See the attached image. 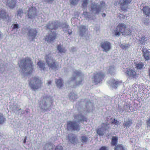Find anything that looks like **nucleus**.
Instances as JSON below:
<instances>
[{"mask_svg":"<svg viewBox=\"0 0 150 150\" xmlns=\"http://www.w3.org/2000/svg\"><path fill=\"white\" fill-rule=\"evenodd\" d=\"M112 81L113 87L115 88H117L118 86L121 85L122 83V81H117L115 79H113Z\"/></svg>","mask_w":150,"mask_h":150,"instance_id":"obj_27","label":"nucleus"},{"mask_svg":"<svg viewBox=\"0 0 150 150\" xmlns=\"http://www.w3.org/2000/svg\"><path fill=\"white\" fill-rule=\"evenodd\" d=\"M125 147L122 144H118L115 147L114 150H126Z\"/></svg>","mask_w":150,"mask_h":150,"instance_id":"obj_24","label":"nucleus"},{"mask_svg":"<svg viewBox=\"0 0 150 150\" xmlns=\"http://www.w3.org/2000/svg\"><path fill=\"white\" fill-rule=\"evenodd\" d=\"M74 117L75 119H78V118H80V119H78V122L79 123H80L81 122H84V121L86 122V118L84 116L79 115H77L74 116Z\"/></svg>","mask_w":150,"mask_h":150,"instance_id":"obj_19","label":"nucleus"},{"mask_svg":"<svg viewBox=\"0 0 150 150\" xmlns=\"http://www.w3.org/2000/svg\"><path fill=\"white\" fill-rule=\"evenodd\" d=\"M36 15V10L35 7H31L29 10L28 13V18H34Z\"/></svg>","mask_w":150,"mask_h":150,"instance_id":"obj_12","label":"nucleus"},{"mask_svg":"<svg viewBox=\"0 0 150 150\" xmlns=\"http://www.w3.org/2000/svg\"><path fill=\"white\" fill-rule=\"evenodd\" d=\"M118 16L120 18H121L122 17L120 15H118Z\"/></svg>","mask_w":150,"mask_h":150,"instance_id":"obj_55","label":"nucleus"},{"mask_svg":"<svg viewBox=\"0 0 150 150\" xmlns=\"http://www.w3.org/2000/svg\"><path fill=\"white\" fill-rule=\"evenodd\" d=\"M144 14L146 17L150 16V7L148 6H145L142 10Z\"/></svg>","mask_w":150,"mask_h":150,"instance_id":"obj_18","label":"nucleus"},{"mask_svg":"<svg viewBox=\"0 0 150 150\" xmlns=\"http://www.w3.org/2000/svg\"><path fill=\"white\" fill-rule=\"evenodd\" d=\"M51 83V82L50 81H49L48 82V85H50Z\"/></svg>","mask_w":150,"mask_h":150,"instance_id":"obj_50","label":"nucleus"},{"mask_svg":"<svg viewBox=\"0 0 150 150\" xmlns=\"http://www.w3.org/2000/svg\"><path fill=\"white\" fill-rule=\"evenodd\" d=\"M32 62L29 58H27L23 59L21 61L19 65L23 72H25L26 74H31L32 72Z\"/></svg>","mask_w":150,"mask_h":150,"instance_id":"obj_1","label":"nucleus"},{"mask_svg":"<svg viewBox=\"0 0 150 150\" xmlns=\"http://www.w3.org/2000/svg\"><path fill=\"white\" fill-rule=\"evenodd\" d=\"M4 67H2V68H1V69H0V71H3L4 70Z\"/></svg>","mask_w":150,"mask_h":150,"instance_id":"obj_48","label":"nucleus"},{"mask_svg":"<svg viewBox=\"0 0 150 150\" xmlns=\"http://www.w3.org/2000/svg\"><path fill=\"white\" fill-rule=\"evenodd\" d=\"M19 28V25L18 24H14L13 25L12 29L13 30L18 29Z\"/></svg>","mask_w":150,"mask_h":150,"instance_id":"obj_40","label":"nucleus"},{"mask_svg":"<svg viewBox=\"0 0 150 150\" xmlns=\"http://www.w3.org/2000/svg\"><path fill=\"white\" fill-rule=\"evenodd\" d=\"M118 139L116 136L112 137L111 139L110 144L112 146H117V145Z\"/></svg>","mask_w":150,"mask_h":150,"instance_id":"obj_22","label":"nucleus"},{"mask_svg":"<svg viewBox=\"0 0 150 150\" xmlns=\"http://www.w3.org/2000/svg\"><path fill=\"white\" fill-rule=\"evenodd\" d=\"M88 12H86V11H85V12H84L83 13V14L84 16H86L88 15Z\"/></svg>","mask_w":150,"mask_h":150,"instance_id":"obj_47","label":"nucleus"},{"mask_svg":"<svg viewBox=\"0 0 150 150\" xmlns=\"http://www.w3.org/2000/svg\"><path fill=\"white\" fill-rule=\"evenodd\" d=\"M100 47L103 48L104 51L107 52L111 49V44L110 42L108 41H105L101 43Z\"/></svg>","mask_w":150,"mask_h":150,"instance_id":"obj_10","label":"nucleus"},{"mask_svg":"<svg viewBox=\"0 0 150 150\" xmlns=\"http://www.w3.org/2000/svg\"><path fill=\"white\" fill-rule=\"evenodd\" d=\"M105 76V74L102 71L97 72L94 74L93 81L96 84H97L103 81Z\"/></svg>","mask_w":150,"mask_h":150,"instance_id":"obj_5","label":"nucleus"},{"mask_svg":"<svg viewBox=\"0 0 150 150\" xmlns=\"http://www.w3.org/2000/svg\"><path fill=\"white\" fill-rule=\"evenodd\" d=\"M144 64L142 62L137 64L136 65V68L138 69H141L144 67Z\"/></svg>","mask_w":150,"mask_h":150,"instance_id":"obj_31","label":"nucleus"},{"mask_svg":"<svg viewBox=\"0 0 150 150\" xmlns=\"http://www.w3.org/2000/svg\"><path fill=\"white\" fill-rule=\"evenodd\" d=\"M120 15H121V16H122V15H121V14H120Z\"/></svg>","mask_w":150,"mask_h":150,"instance_id":"obj_57","label":"nucleus"},{"mask_svg":"<svg viewBox=\"0 0 150 150\" xmlns=\"http://www.w3.org/2000/svg\"><path fill=\"white\" fill-rule=\"evenodd\" d=\"M120 15H121V16H122V15H121V14H120Z\"/></svg>","mask_w":150,"mask_h":150,"instance_id":"obj_58","label":"nucleus"},{"mask_svg":"<svg viewBox=\"0 0 150 150\" xmlns=\"http://www.w3.org/2000/svg\"><path fill=\"white\" fill-rule=\"evenodd\" d=\"M46 100H47L46 98H44L40 104L41 108L42 109L45 110H47L49 106L47 104V103L46 102Z\"/></svg>","mask_w":150,"mask_h":150,"instance_id":"obj_20","label":"nucleus"},{"mask_svg":"<svg viewBox=\"0 0 150 150\" xmlns=\"http://www.w3.org/2000/svg\"><path fill=\"white\" fill-rule=\"evenodd\" d=\"M9 16L6 15L5 11L0 9V22L1 20L9 22Z\"/></svg>","mask_w":150,"mask_h":150,"instance_id":"obj_11","label":"nucleus"},{"mask_svg":"<svg viewBox=\"0 0 150 150\" xmlns=\"http://www.w3.org/2000/svg\"><path fill=\"white\" fill-rule=\"evenodd\" d=\"M115 35L119 36L120 34L122 35H130L132 31L131 29L126 28V25L124 23H120L114 30Z\"/></svg>","mask_w":150,"mask_h":150,"instance_id":"obj_2","label":"nucleus"},{"mask_svg":"<svg viewBox=\"0 0 150 150\" xmlns=\"http://www.w3.org/2000/svg\"><path fill=\"white\" fill-rule=\"evenodd\" d=\"M146 123L148 126L150 127V116L149 119L147 120Z\"/></svg>","mask_w":150,"mask_h":150,"instance_id":"obj_45","label":"nucleus"},{"mask_svg":"<svg viewBox=\"0 0 150 150\" xmlns=\"http://www.w3.org/2000/svg\"><path fill=\"white\" fill-rule=\"evenodd\" d=\"M106 16V14L105 13H103V14H102V16L103 17H104L105 16Z\"/></svg>","mask_w":150,"mask_h":150,"instance_id":"obj_51","label":"nucleus"},{"mask_svg":"<svg viewBox=\"0 0 150 150\" xmlns=\"http://www.w3.org/2000/svg\"><path fill=\"white\" fill-rule=\"evenodd\" d=\"M126 73L128 76L133 78H135L137 75L136 72L133 69H127Z\"/></svg>","mask_w":150,"mask_h":150,"instance_id":"obj_17","label":"nucleus"},{"mask_svg":"<svg viewBox=\"0 0 150 150\" xmlns=\"http://www.w3.org/2000/svg\"><path fill=\"white\" fill-rule=\"evenodd\" d=\"M83 81V80H81V81H79L78 83H76V85H79L81 84L82 83V82Z\"/></svg>","mask_w":150,"mask_h":150,"instance_id":"obj_46","label":"nucleus"},{"mask_svg":"<svg viewBox=\"0 0 150 150\" xmlns=\"http://www.w3.org/2000/svg\"><path fill=\"white\" fill-rule=\"evenodd\" d=\"M1 32L0 31V38L1 37Z\"/></svg>","mask_w":150,"mask_h":150,"instance_id":"obj_53","label":"nucleus"},{"mask_svg":"<svg viewBox=\"0 0 150 150\" xmlns=\"http://www.w3.org/2000/svg\"><path fill=\"white\" fill-rule=\"evenodd\" d=\"M69 33V35H70V34H71V33Z\"/></svg>","mask_w":150,"mask_h":150,"instance_id":"obj_56","label":"nucleus"},{"mask_svg":"<svg viewBox=\"0 0 150 150\" xmlns=\"http://www.w3.org/2000/svg\"><path fill=\"white\" fill-rule=\"evenodd\" d=\"M67 129L69 130L79 131L80 129V127L76 122L71 121L67 122Z\"/></svg>","mask_w":150,"mask_h":150,"instance_id":"obj_6","label":"nucleus"},{"mask_svg":"<svg viewBox=\"0 0 150 150\" xmlns=\"http://www.w3.org/2000/svg\"><path fill=\"white\" fill-rule=\"evenodd\" d=\"M147 40V38L145 36H142L140 38V41L142 44H143L145 43L146 41Z\"/></svg>","mask_w":150,"mask_h":150,"instance_id":"obj_36","label":"nucleus"},{"mask_svg":"<svg viewBox=\"0 0 150 150\" xmlns=\"http://www.w3.org/2000/svg\"><path fill=\"white\" fill-rule=\"evenodd\" d=\"M5 120L6 119L4 117L3 115L0 113V124H3Z\"/></svg>","mask_w":150,"mask_h":150,"instance_id":"obj_34","label":"nucleus"},{"mask_svg":"<svg viewBox=\"0 0 150 150\" xmlns=\"http://www.w3.org/2000/svg\"><path fill=\"white\" fill-rule=\"evenodd\" d=\"M99 150H108V149L106 146H103L100 148Z\"/></svg>","mask_w":150,"mask_h":150,"instance_id":"obj_41","label":"nucleus"},{"mask_svg":"<svg viewBox=\"0 0 150 150\" xmlns=\"http://www.w3.org/2000/svg\"><path fill=\"white\" fill-rule=\"evenodd\" d=\"M41 83V81L38 78L35 77L30 79L29 85L31 88L35 91L40 87Z\"/></svg>","mask_w":150,"mask_h":150,"instance_id":"obj_4","label":"nucleus"},{"mask_svg":"<svg viewBox=\"0 0 150 150\" xmlns=\"http://www.w3.org/2000/svg\"><path fill=\"white\" fill-rule=\"evenodd\" d=\"M26 112L28 113V112H29V111L28 110H27L26 111Z\"/></svg>","mask_w":150,"mask_h":150,"instance_id":"obj_54","label":"nucleus"},{"mask_svg":"<svg viewBox=\"0 0 150 150\" xmlns=\"http://www.w3.org/2000/svg\"><path fill=\"white\" fill-rule=\"evenodd\" d=\"M87 0H85L83 3L82 6L84 7L86 6L87 4Z\"/></svg>","mask_w":150,"mask_h":150,"instance_id":"obj_44","label":"nucleus"},{"mask_svg":"<svg viewBox=\"0 0 150 150\" xmlns=\"http://www.w3.org/2000/svg\"><path fill=\"white\" fill-rule=\"evenodd\" d=\"M55 25L54 23L51 22H50L47 25V28L49 29H51V31L48 35H46L45 38V40L48 42L51 43L54 39L56 37V30L54 29L55 28Z\"/></svg>","mask_w":150,"mask_h":150,"instance_id":"obj_3","label":"nucleus"},{"mask_svg":"<svg viewBox=\"0 0 150 150\" xmlns=\"http://www.w3.org/2000/svg\"><path fill=\"white\" fill-rule=\"evenodd\" d=\"M46 59L48 66L52 69L54 68L56 66V64L53 57L51 56L50 54L46 56Z\"/></svg>","mask_w":150,"mask_h":150,"instance_id":"obj_9","label":"nucleus"},{"mask_svg":"<svg viewBox=\"0 0 150 150\" xmlns=\"http://www.w3.org/2000/svg\"><path fill=\"white\" fill-rule=\"evenodd\" d=\"M26 137H25V138L24 139V141H23V142L24 143H25L26 142Z\"/></svg>","mask_w":150,"mask_h":150,"instance_id":"obj_52","label":"nucleus"},{"mask_svg":"<svg viewBox=\"0 0 150 150\" xmlns=\"http://www.w3.org/2000/svg\"><path fill=\"white\" fill-rule=\"evenodd\" d=\"M132 0H119L118 4L120 5V8L123 11H126L128 9V5Z\"/></svg>","mask_w":150,"mask_h":150,"instance_id":"obj_8","label":"nucleus"},{"mask_svg":"<svg viewBox=\"0 0 150 150\" xmlns=\"http://www.w3.org/2000/svg\"><path fill=\"white\" fill-rule=\"evenodd\" d=\"M57 49L59 52L62 53H65L66 51V50L65 48L63 47L62 45H58Z\"/></svg>","mask_w":150,"mask_h":150,"instance_id":"obj_26","label":"nucleus"},{"mask_svg":"<svg viewBox=\"0 0 150 150\" xmlns=\"http://www.w3.org/2000/svg\"><path fill=\"white\" fill-rule=\"evenodd\" d=\"M57 150H63V148L62 146L58 145L57 146Z\"/></svg>","mask_w":150,"mask_h":150,"instance_id":"obj_43","label":"nucleus"},{"mask_svg":"<svg viewBox=\"0 0 150 150\" xmlns=\"http://www.w3.org/2000/svg\"><path fill=\"white\" fill-rule=\"evenodd\" d=\"M52 148L51 145L49 144H46L45 146L43 147V150H50Z\"/></svg>","mask_w":150,"mask_h":150,"instance_id":"obj_32","label":"nucleus"},{"mask_svg":"<svg viewBox=\"0 0 150 150\" xmlns=\"http://www.w3.org/2000/svg\"><path fill=\"white\" fill-rule=\"evenodd\" d=\"M74 73L75 74L76 76H74L73 77H72L71 78V80L72 81H73L76 80V76H79L81 75V73L79 71H78L76 70L74 72Z\"/></svg>","mask_w":150,"mask_h":150,"instance_id":"obj_28","label":"nucleus"},{"mask_svg":"<svg viewBox=\"0 0 150 150\" xmlns=\"http://www.w3.org/2000/svg\"><path fill=\"white\" fill-rule=\"evenodd\" d=\"M3 2L11 9L13 8L16 4V0H3Z\"/></svg>","mask_w":150,"mask_h":150,"instance_id":"obj_13","label":"nucleus"},{"mask_svg":"<svg viewBox=\"0 0 150 150\" xmlns=\"http://www.w3.org/2000/svg\"><path fill=\"white\" fill-rule=\"evenodd\" d=\"M119 122L115 119H113L112 120L111 124H114L115 125H118L119 124Z\"/></svg>","mask_w":150,"mask_h":150,"instance_id":"obj_39","label":"nucleus"},{"mask_svg":"<svg viewBox=\"0 0 150 150\" xmlns=\"http://www.w3.org/2000/svg\"><path fill=\"white\" fill-rule=\"evenodd\" d=\"M64 82L62 79L57 80V86L59 88H62L63 86Z\"/></svg>","mask_w":150,"mask_h":150,"instance_id":"obj_23","label":"nucleus"},{"mask_svg":"<svg viewBox=\"0 0 150 150\" xmlns=\"http://www.w3.org/2000/svg\"><path fill=\"white\" fill-rule=\"evenodd\" d=\"M81 141L83 143H86L88 140V137L85 136H82L81 137Z\"/></svg>","mask_w":150,"mask_h":150,"instance_id":"obj_33","label":"nucleus"},{"mask_svg":"<svg viewBox=\"0 0 150 150\" xmlns=\"http://www.w3.org/2000/svg\"><path fill=\"white\" fill-rule=\"evenodd\" d=\"M143 56L144 59L148 60L150 59V52L147 49H143L142 50Z\"/></svg>","mask_w":150,"mask_h":150,"instance_id":"obj_15","label":"nucleus"},{"mask_svg":"<svg viewBox=\"0 0 150 150\" xmlns=\"http://www.w3.org/2000/svg\"><path fill=\"white\" fill-rule=\"evenodd\" d=\"M129 45H124L123 44H121L120 45L121 47L124 49H126L128 48Z\"/></svg>","mask_w":150,"mask_h":150,"instance_id":"obj_38","label":"nucleus"},{"mask_svg":"<svg viewBox=\"0 0 150 150\" xmlns=\"http://www.w3.org/2000/svg\"><path fill=\"white\" fill-rule=\"evenodd\" d=\"M79 0H71L70 1L71 4L75 5L77 4Z\"/></svg>","mask_w":150,"mask_h":150,"instance_id":"obj_37","label":"nucleus"},{"mask_svg":"<svg viewBox=\"0 0 150 150\" xmlns=\"http://www.w3.org/2000/svg\"><path fill=\"white\" fill-rule=\"evenodd\" d=\"M19 111L21 112V114L22 113L23 111H22V110L21 109H19Z\"/></svg>","mask_w":150,"mask_h":150,"instance_id":"obj_49","label":"nucleus"},{"mask_svg":"<svg viewBox=\"0 0 150 150\" xmlns=\"http://www.w3.org/2000/svg\"><path fill=\"white\" fill-rule=\"evenodd\" d=\"M54 0H43V2L46 4L47 3H51Z\"/></svg>","mask_w":150,"mask_h":150,"instance_id":"obj_42","label":"nucleus"},{"mask_svg":"<svg viewBox=\"0 0 150 150\" xmlns=\"http://www.w3.org/2000/svg\"><path fill=\"white\" fill-rule=\"evenodd\" d=\"M132 123V120L131 119H129L128 121H126L125 123H123V125L126 127H129Z\"/></svg>","mask_w":150,"mask_h":150,"instance_id":"obj_30","label":"nucleus"},{"mask_svg":"<svg viewBox=\"0 0 150 150\" xmlns=\"http://www.w3.org/2000/svg\"><path fill=\"white\" fill-rule=\"evenodd\" d=\"M23 13V12L22 10L21 9H19L18 10L17 14L16 15V17L20 19L21 18Z\"/></svg>","mask_w":150,"mask_h":150,"instance_id":"obj_25","label":"nucleus"},{"mask_svg":"<svg viewBox=\"0 0 150 150\" xmlns=\"http://www.w3.org/2000/svg\"><path fill=\"white\" fill-rule=\"evenodd\" d=\"M86 27L83 25H81L79 28L80 30V34L82 36L83 35V32H85L86 31Z\"/></svg>","mask_w":150,"mask_h":150,"instance_id":"obj_29","label":"nucleus"},{"mask_svg":"<svg viewBox=\"0 0 150 150\" xmlns=\"http://www.w3.org/2000/svg\"><path fill=\"white\" fill-rule=\"evenodd\" d=\"M37 32L35 29H31L28 31V35L32 38V40L36 36Z\"/></svg>","mask_w":150,"mask_h":150,"instance_id":"obj_16","label":"nucleus"},{"mask_svg":"<svg viewBox=\"0 0 150 150\" xmlns=\"http://www.w3.org/2000/svg\"><path fill=\"white\" fill-rule=\"evenodd\" d=\"M38 64L40 68L41 69H44L45 67V64L44 63L40 61L38 62Z\"/></svg>","mask_w":150,"mask_h":150,"instance_id":"obj_35","label":"nucleus"},{"mask_svg":"<svg viewBox=\"0 0 150 150\" xmlns=\"http://www.w3.org/2000/svg\"><path fill=\"white\" fill-rule=\"evenodd\" d=\"M108 125L109 124L103 123L101 124V127L96 129V132L99 136H103L106 130L109 129Z\"/></svg>","mask_w":150,"mask_h":150,"instance_id":"obj_7","label":"nucleus"},{"mask_svg":"<svg viewBox=\"0 0 150 150\" xmlns=\"http://www.w3.org/2000/svg\"><path fill=\"white\" fill-rule=\"evenodd\" d=\"M91 8V11L93 12L95 11V13H98L100 11V7L97 4L92 3Z\"/></svg>","mask_w":150,"mask_h":150,"instance_id":"obj_14","label":"nucleus"},{"mask_svg":"<svg viewBox=\"0 0 150 150\" xmlns=\"http://www.w3.org/2000/svg\"><path fill=\"white\" fill-rule=\"evenodd\" d=\"M68 138L69 141L73 144H76L77 139H76V137L74 134H71L68 136Z\"/></svg>","mask_w":150,"mask_h":150,"instance_id":"obj_21","label":"nucleus"}]
</instances>
